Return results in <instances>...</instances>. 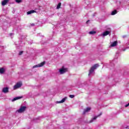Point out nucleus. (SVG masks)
Wrapping results in <instances>:
<instances>
[{
  "instance_id": "aec40b11",
  "label": "nucleus",
  "mask_w": 129,
  "mask_h": 129,
  "mask_svg": "<svg viewBox=\"0 0 129 129\" xmlns=\"http://www.w3.org/2000/svg\"><path fill=\"white\" fill-rule=\"evenodd\" d=\"M16 2L18 4H20V3H22V0H16Z\"/></svg>"
},
{
  "instance_id": "5701e85b",
  "label": "nucleus",
  "mask_w": 129,
  "mask_h": 129,
  "mask_svg": "<svg viewBox=\"0 0 129 129\" xmlns=\"http://www.w3.org/2000/svg\"><path fill=\"white\" fill-rule=\"evenodd\" d=\"M124 128H128V126H126V127H124Z\"/></svg>"
},
{
  "instance_id": "423d86ee",
  "label": "nucleus",
  "mask_w": 129,
  "mask_h": 129,
  "mask_svg": "<svg viewBox=\"0 0 129 129\" xmlns=\"http://www.w3.org/2000/svg\"><path fill=\"white\" fill-rule=\"evenodd\" d=\"M100 115H101V114L94 115L93 117L89 121V123H91V122H94V121H96V119L97 118V117H99Z\"/></svg>"
},
{
  "instance_id": "f257e3e1",
  "label": "nucleus",
  "mask_w": 129,
  "mask_h": 129,
  "mask_svg": "<svg viewBox=\"0 0 129 129\" xmlns=\"http://www.w3.org/2000/svg\"><path fill=\"white\" fill-rule=\"evenodd\" d=\"M98 67H99V65L98 64V63H96L92 66L89 70L88 76H90V75L94 74V70H96V69H97Z\"/></svg>"
},
{
  "instance_id": "f8f14e48",
  "label": "nucleus",
  "mask_w": 129,
  "mask_h": 129,
  "mask_svg": "<svg viewBox=\"0 0 129 129\" xmlns=\"http://www.w3.org/2000/svg\"><path fill=\"white\" fill-rule=\"evenodd\" d=\"M9 87H4L2 89L3 93H9Z\"/></svg>"
},
{
  "instance_id": "ddd939ff",
  "label": "nucleus",
  "mask_w": 129,
  "mask_h": 129,
  "mask_svg": "<svg viewBox=\"0 0 129 129\" xmlns=\"http://www.w3.org/2000/svg\"><path fill=\"white\" fill-rule=\"evenodd\" d=\"M21 98H23V97H16L12 100V102L14 101H16V100H18V99H21Z\"/></svg>"
},
{
  "instance_id": "4468645a",
  "label": "nucleus",
  "mask_w": 129,
  "mask_h": 129,
  "mask_svg": "<svg viewBox=\"0 0 129 129\" xmlns=\"http://www.w3.org/2000/svg\"><path fill=\"white\" fill-rule=\"evenodd\" d=\"M9 0H4L2 3V6H6V5H7V4H8V2H9Z\"/></svg>"
},
{
  "instance_id": "f03ea898",
  "label": "nucleus",
  "mask_w": 129,
  "mask_h": 129,
  "mask_svg": "<svg viewBox=\"0 0 129 129\" xmlns=\"http://www.w3.org/2000/svg\"><path fill=\"white\" fill-rule=\"evenodd\" d=\"M67 72H68V69L65 67H62L58 70V73H59L60 75H63V74H65Z\"/></svg>"
},
{
  "instance_id": "4be33fe9",
  "label": "nucleus",
  "mask_w": 129,
  "mask_h": 129,
  "mask_svg": "<svg viewBox=\"0 0 129 129\" xmlns=\"http://www.w3.org/2000/svg\"><path fill=\"white\" fill-rule=\"evenodd\" d=\"M127 106H129V103L125 105V107H127Z\"/></svg>"
},
{
  "instance_id": "6ab92c4d",
  "label": "nucleus",
  "mask_w": 129,
  "mask_h": 129,
  "mask_svg": "<svg viewBox=\"0 0 129 129\" xmlns=\"http://www.w3.org/2000/svg\"><path fill=\"white\" fill-rule=\"evenodd\" d=\"M69 97H70V98H74V97H75V96L74 95H70L69 96Z\"/></svg>"
},
{
  "instance_id": "b1692460",
  "label": "nucleus",
  "mask_w": 129,
  "mask_h": 129,
  "mask_svg": "<svg viewBox=\"0 0 129 129\" xmlns=\"http://www.w3.org/2000/svg\"><path fill=\"white\" fill-rule=\"evenodd\" d=\"M88 22H89V21H87V23H88Z\"/></svg>"
},
{
  "instance_id": "412c9836",
  "label": "nucleus",
  "mask_w": 129,
  "mask_h": 129,
  "mask_svg": "<svg viewBox=\"0 0 129 129\" xmlns=\"http://www.w3.org/2000/svg\"><path fill=\"white\" fill-rule=\"evenodd\" d=\"M23 53H24L23 51H21L19 52V55H22Z\"/></svg>"
},
{
  "instance_id": "9b49d317",
  "label": "nucleus",
  "mask_w": 129,
  "mask_h": 129,
  "mask_svg": "<svg viewBox=\"0 0 129 129\" xmlns=\"http://www.w3.org/2000/svg\"><path fill=\"white\" fill-rule=\"evenodd\" d=\"M91 110V108L90 107H87L84 109V113H86V112H90Z\"/></svg>"
},
{
  "instance_id": "2eb2a0df",
  "label": "nucleus",
  "mask_w": 129,
  "mask_h": 129,
  "mask_svg": "<svg viewBox=\"0 0 129 129\" xmlns=\"http://www.w3.org/2000/svg\"><path fill=\"white\" fill-rule=\"evenodd\" d=\"M116 14H117V11L114 10V11H112L111 15L112 16H114V15H116Z\"/></svg>"
},
{
  "instance_id": "dca6fc26",
  "label": "nucleus",
  "mask_w": 129,
  "mask_h": 129,
  "mask_svg": "<svg viewBox=\"0 0 129 129\" xmlns=\"http://www.w3.org/2000/svg\"><path fill=\"white\" fill-rule=\"evenodd\" d=\"M34 13H35V11L31 10L27 12V15H31V14H34Z\"/></svg>"
},
{
  "instance_id": "f3484780",
  "label": "nucleus",
  "mask_w": 129,
  "mask_h": 129,
  "mask_svg": "<svg viewBox=\"0 0 129 129\" xmlns=\"http://www.w3.org/2000/svg\"><path fill=\"white\" fill-rule=\"evenodd\" d=\"M89 34H90V35H94L95 34H96V31H90Z\"/></svg>"
},
{
  "instance_id": "a211bd4d",
  "label": "nucleus",
  "mask_w": 129,
  "mask_h": 129,
  "mask_svg": "<svg viewBox=\"0 0 129 129\" xmlns=\"http://www.w3.org/2000/svg\"><path fill=\"white\" fill-rule=\"evenodd\" d=\"M60 7H61V3H58L56 7L57 10H59Z\"/></svg>"
},
{
  "instance_id": "39448f33",
  "label": "nucleus",
  "mask_w": 129,
  "mask_h": 129,
  "mask_svg": "<svg viewBox=\"0 0 129 129\" xmlns=\"http://www.w3.org/2000/svg\"><path fill=\"white\" fill-rule=\"evenodd\" d=\"M111 33V29L110 28H108L107 30L104 32L103 33L101 34V36H102L103 37H105V36H107L108 35H109Z\"/></svg>"
},
{
  "instance_id": "0eeeda50",
  "label": "nucleus",
  "mask_w": 129,
  "mask_h": 129,
  "mask_svg": "<svg viewBox=\"0 0 129 129\" xmlns=\"http://www.w3.org/2000/svg\"><path fill=\"white\" fill-rule=\"evenodd\" d=\"M44 65H45V61H43L40 63H39L38 64H36L33 67V68H38V67H43V66H44Z\"/></svg>"
},
{
  "instance_id": "393cba45",
  "label": "nucleus",
  "mask_w": 129,
  "mask_h": 129,
  "mask_svg": "<svg viewBox=\"0 0 129 129\" xmlns=\"http://www.w3.org/2000/svg\"><path fill=\"white\" fill-rule=\"evenodd\" d=\"M10 35H13V34L11 33V34H10Z\"/></svg>"
},
{
  "instance_id": "7ed1b4c3",
  "label": "nucleus",
  "mask_w": 129,
  "mask_h": 129,
  "mask_svg": "<svg viewBox=\"0 0 129 129\" xmlns=\"http://www.w3.org/2000/svg\"><path fill=\"white\" fill-rule=\"evenodd\" d=\"M22 86H23V83H22V82H18L13 87V89L14 90H17V89H19V88H21V87H22Z\"/></svg>"
},
{
  "instance_id": "20e7f679",
  "label": "nucleus",
  "mask_w": 129,
  "mask_h": 129,
  "mask_svg": "<svg viewBox=\"0 0 129 129\" xmlns=\"http://www.w3.org/2000/svg\"><path fill=\"white\" fill-rule=\"evenodd\" d=\"M26 109H27V106H21L19 109H18L16 112H18L19 113H22L25 111Z\"/></svg>"
},
{
  "instance_id": "9d476101",
  "label": "nucleus",
  "mask_w": 129,
  "mask_h": 129,
  "mask_svg": "<svg viewBox=\"0 0 129 129\" xmlns=\"http://www.w3.org/2000/svg\"><path fill=\"white\" fill-rule=\"evenodd\" d=\"M117 46V41H114L113 42H111L110 48L112 47H116Z\"/></svg>"
},
{
  "instance_id": "1a4fd4ad",
  "label": "nucleus",
  "mask_w": 129,
  "mask_h": 129,
  "mask_svg": "<svg viewBox=\"0 0 129 129\" xmlns=\"http://www.w3.org/2000/svg\"><path fill=\"white\" fill-rule=\"evenodd\" d=\"M67 99V97H64L60 101H57L55 102V104H58L60 103H64L65 101H66V100Z\"/></svg>"
},
{
  "instance_id": "6e6552de",
  "label": "nucleus",
  "mask_w": 129,
  "mask_h": 129,
  "mask_svg": "<svg viewBox=\"0 0 129 129\" xmlns=\"http://www.w3.org/2000/svg\"><path fill=\"white\" fill-rule=\"evenodd\" d=\"M7 72V68L2 67L0 68V74H5Z\"/></svg>"
}]
</instances>
